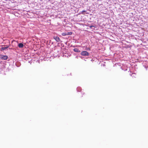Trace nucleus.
<instances>
[{
    "instance_id": "6e6552de",
    "label": "nucleus",
    "mask_w": 148,
    "mask_h": 148,
    "mask_svg": "<svg viewBox=\"0 0 148 148\" xmlns=\"http://www.w3.org/2000/svg\"><path fill=\"white\" fill-rule=\"evenodd\" d=\"M86 12V10H83L82 11V13H83V12Z\"/></svg>"
},
{
    "instance_id": "0eeeda50",
    "label": "nucleus",
    "mask_w": 148,
    "mask_h": 148,
    "mask_svg": "<svg viewBox=\"0 0 148 148\" xmlns=\"http://www.w3.org/2000/svg\"><path fill=\"white\" fill-rule=\"evenodd\" d=\"M23 44L22 43H20L18 45V46L19 48H22L23 47Z\"/></svg>"
},
{
    "instance_id": "1a4fd4ad",
    "label": "nucleus",
    "mask_w": 148,
    "mask_h": 148,
    "mask_svg": "<svg viewBox=\"0 0 148 148\" xmlns=\"http://www.w3.org/2000/svg\"><path fill=\"white\" fill-rule=\"evenodd\" d=\"M93 27V26H90V28H91V27Z\"/></svg>"
},
{
    "instance_id": "20e7f679",
    "label": "nucleus",
    "mask_w": 148,
    "mask_h": 148,
    "mask_svg": "<svg viewBox=\"0 0 148 148\" xmlns=\"http://www.w3.org/2000/svg\"><path fill=\"white\" fill-rule=\"evenodd\" d=\"M0 58L3 60H6L8 58V56H7L1 55Z\"/></svg>"
},
{
    "instance_id": "f03ea898",
    "label": "nucleus",
    "mask_w": 148,
    "mask_h": 148,
    "mask_svg": "<svg viewBox=\"0 0 148 148\" xmlns=\"http://www.w3.org/2000/svg\"><path fill=\"white\" fill-rule=\"evenodd\" d=\"M72 32H68L67 33H62V35L63 36H65L66 35H72Z\"/></svg>"
},
{
    "instance_id": "f257e3e1",
    "label": "nucleus",
    "mask_w": 148,
    "mask_h": 148,
    "mask_svg": "<svg viewBox=\"0 0 148 148\" xmlns=\"http://www.w3.org/2000/svg\"><path fill=\"white\" fill-rule=\"evenodd\" d=\"M81 55L84 56H87L89 55V54L86 51H83L81 53Z\"/></svg>"
},
{
    "instance_id": "423d86ee",
    "label": "nucleus",
    "mask_w": 148,
    "mask_h": 148,
    "mask_svg": "<svg viewBox=\"0 0 148 148\" xmlns=\"http://www.w3.org/2000/svg\"><path fill=\"white\" fill-rule=\"evenodd\" d=\"M73 51H74L76 52H80V51L77 48H74L73 49Z\"/></svg>"
},
{
    "instance_id": "39448f33",
    "label": "nucleus",
    "mask_w": 148,
    "mask_h": 148,
    "mask_svg": "<svg viewBox=\"0 0 148 148\" xmlns=\"http://www.w3.org/2000/svg\"><path fill=\"white\" fill-rule=\"evenodd\" d=\"M53 38L54 39H55L56 40V41L57 42H59L60 41V39L58 37V36L53 37Z\"/></svg>"
},
{
    "instance_id": "7ed1b4c3",
    "label": "nucleus",
    "mask_w": 148,
    "mask_h": 148,
    "mask_svg": "<svg viewBox=\"0 0 148 148\" xmlns=\"http://www.w3.org/2000/svg\"><path fill=\"white\" fill-rule=\"evenodd\" d=\"M4 47H2L1 48V51H3L7 49L9 47V46L8 45H4Z\"/></svg>"
}]
</instances>
